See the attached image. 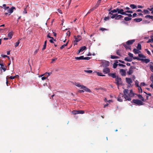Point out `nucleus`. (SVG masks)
Here are the masks:
<instances>
[{
    "instance_id": "obj_1",
    "label": "nucleus",
    "mask_w": 153,
    "mask_h": 153,
    "mask_svg": "<svg viewBox=\"0 0 153 153\" xmlns=\"http://www.w3.org/2000/svg\"><path fill=\"white\" fill-rule=\"evenodd\" d=\"M115 83L118 86V88L119 89V85H122L123 82L121 78L117 76V78L115 79Z\"/></svg>"
},
{
    "instance_id": "obj_2",
    "label": "nucleus",
    "mask_w": 153,
    "mask_h": 153,
    "mask_svg": "<svg viewBox=\"0 0 153 153\" xmlns=\"http://www.w3.org/2000/svg\"><path fill=\"white\" fill-rule=\"evenodd\" d=\"M119 13H116L114 15H113L112 16H111L112 19L114 18L116 20H120L122 18H123V16H122V15H118Z\"/></svg>"
},
{
    "instance_id": "obj_3",
    "label": "nucleus",
    "mask_w": 153,
    "mask_h": 153,
    "mask_svg": "<svg viewBox=\"0 0 153 153\" xmlns=\"http://www.w3.org/2000/svg\"><path fill=\"white\" fill-rule=\"evenodd\" d=\"M123 9L117 7L116 8V9H114L111 10V12H112L113 13H116L117 12V13L121 14L123 11Z\"/></svg>"
},
{
    "instance_id": "obj_4",
    "label": "nucleus",
    "mask_w": 153,
    "mask_h": 153,
    "mask_svg": "<svg viewBox=\"0 0 153 153\" xmlns=\"http://www.w3.org/2000/svg\"><path fill=\"white\" fill-rule=\"evenodd\" d=\"M132 102L137 104L138 105H143V102L140 100L138 99H133Z\"/></svg>"
},
{
    "instance_id": "obj_5",
    "label": "nucleus",
    "mask_w": 153,
    "mask_h": 153,
    "mask_svg": "<svg viewBox=\"0 0 153 153\" xmlns=\"http://www.w3.org/2000/svg\"><path fill=\"white\" fill-rule=\"evenodd\" d=\"M101 63L102 66L104 68L107 67L109 65V62L107 61L103 60L102 62Z\"/></svg>"
},
{
    "instance_id": "obj_6",
    "label": "nucleus",
    "mask_w": 153,
    "mask_h": 153,
    "mask_svg": "<svg viewBox=\"0 0 153 153\" xmlns=\"http://www.w3.org/2000/svg\"><path fill=\"white\" fill-rule=\"evenodd\" d=\"M135 67L134 66H131L130 68L129 71L127 72V74L128 75H131V74L133 72V70L135 69Z\"/></svg>"
},
{
    "instance_id": "obj_7",
    "label": "nucleus",
    "mask_w": 153,
    "mask_h": 153,
    "mask_svg": "<svg viewBox=\"0 0 153 153\" xmlns=\"http://www.w3.org/2000/svg\"><path fill=\"white\" fill-rule=\"evenodd\" d=\"M124 97L123 95L122 94L120 93L118 97L117 98V100L118 101L120 102L123 101V98Z\"/></svg>"
},
{
    "instance_id": "obj_8",
    "label": "nucleus",
    "mask_w": 153,
    "mask_h": 153,
    "mask_svg": "<svg viewBox=\"0 0 153 153\" xmlns=\"http://www.w3.org/2000/svg\"><path fill=\"white\" fill-rule=\"evenodd\" d=\"M127 12H126V11H124V10L123 9V11L121 14V15H124L125 16H127L131 18L132 16V15L131 14H128L127 13Z\"/></svg>"
},
{
    "instance_id": "obj_9",
    "label": "nucleus",
    "mask_w": 153,
    "mask_h": 153,
    "mask_svg": "<svg viewBox=\"0 0 153 153\" xmlns=\"http://www.w3.org/2000/svg\"><path fill=\"white\" fill-rule=\"evenodd\" d=\"M103 71L105 74H108L110 72V69L106 67L103 69Z\"/></svg>"
},
{
    "instance_id": "obj_10",
    "label": "nucleus",
    "mask_w": 153,
    "mask_h": 153,
    "mask_svg": "<svg viewBox=\"0 0 153 153\" xmlns=\"http://www.w3.org/2000/svg\"><path fill=\"white\" fill-rule=\"evenodd\" d=\"M82 89H83L85 91L88 92L89 93L91 92V91L89 89L87 88L86 86H84V85H82Z\"/></svg>"
},
{
    "instance_id": "obj_11",
    "label": "nucleus",
    "mask_w": 153,
    "mask_h": 153,
    "mask_svg": "<svg viewBox=\"0 0 153 153\" xmlns=\"http://www.w3.org/2000/svg\"><path fill=\"white\" fill-rule=\"evenodd\" d=\"M126 79L127 83L131 85L133 82V81L130 78H126Z\"/></svg>"
},
{
    "instance_id": "obj_12",
    "label": "nucleus",
    "mask_w": 153,
    "mask_h": 153,
    "mask_svg": "<svg viewBox=\"0 0 153 153\" xmlns=\"http://www.w3.org/2000/svg\"><path fill=\"white\" fill-rule=\"evenodd\" d=\"M135 41V40L134 39L129 40L126 42V44L127 45H131L133 44L134 42Z\"/></svg>"
},
{
    "instance_id": "obj_13",
    "label": "nucleus",
    "mask_w": 153,
    "mask_h": 153,
    "mask_svg": "<svg viewBox=\"0 0 153 153\" xmlns=\"http://www.w3.org/2000/svg\"><path fill=\"white\" fill-rule=\"evenodd\" d=\"M108 75L112 77L113 78H117V76L116 75V73H108Z\"/></svg>"
},
{
    "instance_id": "obj_14",
    "label": "nucleus",
    "mask_w": 153,
    "mask_h": 153,
    "mask_svg": "<svg viewBox=\"0 0 153 153\" xmlns=\"http://www.w3.org/2000/svg\"><path fill=\"white\" fill-rule=\"evenodd\" d=\"M120 72L122 76H125L126 75V71L124 69H121L120 70Z\"/></svg>"
},
{
    "instance_id": "obj_15",
    "label": "nucleus",
    "mask_w": 153,
    "mask_h": 153,
    "mask_svg": "<svg viewBox=\"0 0 153 153\" xmlns=\"http://www.w3.org/2000/svg\"><path fill=\"white\" fill-rule=\"evenodd\" d=\"M14 9H15V7H13L8 10V12L10 13L9 15H10V14L13 12Z\"/></svg>"
},
{
    "instance_id": "obj_16",
    "label": "nucleus",
    "mask_w": 153,
    "mask_h": 153,
    "mask_svg": "<svg viewBox=\"0 0 153 153\" xmlns=\"http://www.w3.org/2000/svg\"><path fill=\"white\" fill-rule=\"evenodd\" d=\"M51 73H48L46 72L45 74H42L40 76H42L43 75H44L45 76H46L47 78L48 77V76H49L51 74Z\"/></svg>"
},
{
    "instance_id": "obj_17",
    "label": "nucleus",
    "mask_w": 153,
    "mask_h": 153,
    "mask_svg": "<svg viewBox=\"0 0 153 153\" xmlns=\"http://www.w3.org/2000/svg\"><path fill=\"white\" fill-rule=\"evenodd\" d=\"M137 96H138V98L141 99V100L143 102L145 101V100L144 98L143 97L142 95L140 94H137Z\"/></svg>"
},
{
    "instance_id": "obj_18",
    "label": "nucleus",
    "mask_w": 153,
    "mask_h": 153,
    "mask_svg": "<svg viewBox=\"0 0 153 153\" xmlns=\"http://www.w3.org/2000/svg\"><path fill=\"white\" fill-rule=\"evenodd\" d=\"M124 97L126 100H128V101H130L131 100V98L129 97L127 95H123Z\"/></svg>"
},
{
    "instance_id": "obj_19",
    "label": "nucleus",
    "mask_w": 153,
    "mask_h": 153,
    "mask_svg": "<svg viewBox=\"0 0 153 153\" xmlns=\"http://www.w3.org/2000/svg\"><path fill=\"white\" fill-rule=\"evenodd\" d=\"M123 45L125 47L126 49H131V47L129 46L128 45L126 44H123Z\"/></svg>"
},
{
    "instance_id": "obj_20",
    "label": "nucleus",
    "mask_w": 153,
    "mask_h": 153,
    "mask_svg": "<svg viewBox=\"0 0 153 153\" xmlns=\"http://www.w3.org/2000/svg\"><path fill=\"white\" fill-rule=\"evenodd\" d=\"M141 61L145 62L146 63H147L150 62V60L147 59H141Z\"/></svg>"
},
{
    "instance_id": "obj_21",
    "label": "nucleus",
    "mask_w": 153,
    "mask_h": 153,
    "mask_svg": "<svg viewBox=\"0 0 153 153\" xmlns=\"http://www.w3.org/2000/svg\"><path fill=\"white\" fill-rule=\"evenodd\" d=\"M128 95L130 97H132L134 96V94L132 90H130V92L128 94Z\"/></svg>"
},
{
    "instance_id": "obj_22",
    "label": "nucleus",
    "mask_w": 153,
    "mask_h": 153,
    "mask_svg": "<svg viewBox=\"0 0 153 153\" xmlns=\"http://www.w3.org/2000/svg\"><path fill=\"white\" fill-rule=\"evenodd\" d=\"M6 66H4V65L3 64L2 66H1L0 69L1 71V70H2L4 71H5L6 70Z\"/></svg>"
},
{
    "instance_id": "obj_23",
    "label": "nucleus",
    "mask_w": 153,
    "mask_h": 153,
    "mask_svg": "<svg viewBox=\"0 0 153 153\" xmlns=\"http://www.w3.org/2000/svg\"><path fill=\"white\" fill-rule=\"evenodd\" d=\"M129 90L128 89H125L123 91V95H127L128 94Z\"/></svg>"
},
{
    "instance_id": "obj_24",
    "label": "nucleus",
    "mask_w": 153,
    "mask_h": 153,
    "mask_svg": "<svg viewBox=\"0 0 153 153\" xmlns=\"http://www.w3.org/2000/svg\"><path fill=\"white\" fill-rule=\"evenodd\" d=\"M124 60L126 61L130 62L132 61V58H129L128 57H127L125 58Z\"/></svg>"
},
{
    "instance_id": "obj_25",
    "label": "nucleus",
    "mask_w": 153,
    "mask_h": 153,
    "mask_svg": "<svg viewBox=\"0 0 153 153\" xmlns=\"http://www.w3.org/2000/svg\"><path fill=\"white\" fill-rule=\"evenodd\" d=\"M74 38L75 39V40L74 41V42H77L81 40V38H77L75 36H74Z\"/></svg>"
},
{
    "instance_id": "obj_26",
    "label": "nucleus",
    "mask_w": 153,
    "mask_h": 153,
    "mask_svg": "<svg viewBox=\"0 0 153 153\" xmlns=\"http://www.w3.org/2000/svg\"><path fill=\"white\" fill-rule=\"evenodd\" d=\"M134 20L136 22H140L142 20V18H135L134 19Z\"/></svg>"
},
{
    "instance_id": "obj_27",
    "label": "nucleus",
    "mask_w": 153,
    "mask_h": 153,
    "mask_svg": "<svg viewBox=\"0 0 153 153\" xmlns=\"http://www.w3.org/2000/svg\"><path fill=\"white\" fill-rule=\"evenodd\" d=\"M145 17L146 19L149 18V19H151L153 21V16L147 15L145 16Z\"/></svg>"
},
{
    "instance_id": "obj_28",
    "label": "nucleus",
    "mask_w": 153,
    "mask_h": 153,
    "mask_svg": "<svg viewBox=\"0 0 153 153\" xmlns=\"http://www.w3.org/2000/svg\"><path fill=\"white\" fill-rule=\"evenodd\" d=\"M133 52L135 54L139 53L140 51H139V50L136 48H134L133 51Z\"/></svg>"
},
{
    "instance_id": "obj_29",
    "label": "nucleus",
    "mask_w": 153,
    "mask_h": 153,
    "mask_svg": "<svg viewBox=\"0 0 153 153\" xmlns=\"http://www.w3.org/2000/svg\"><path fill=\"white\" fill-rule=\"evenodd\" d=\"M86 48V47L85 46H83L79 50V52H82L84 50H85Z\"/></svg>"
},
{
    "instance_id": "obj_30",
    "label": "nucleus",
    "mask_w": 153,
    "mask_h": 153,
    "mask_svg": "<svg viewBox=\"0 0 153 153\" xmlns=\"http://www.w3.org/2000/svg\"><path fill=\"white\" fill-rule=\"evenodd\" d=\"M13 35V32L11 31L8 34V36L10 38V39L12 38V36Z\"/></svg>"
},
{
    "instance_id": "obj_31",
    "label": "nucleus",
    "mask_w": 153,
    "mask_h": 153,
    "mask_svg": "<svg viewBox=\"0 0 153 153\" xmlns=\"http://www.w3.org/2000/svg\"><path fill=\"white\" fill-rule=\"evenodd\" d=\"M130 7L132 9H134L137 8V6L136 5L134 4H131L130 5Z\"/></svg>"
},
{
    "instance_id": "obj_32",
    "label": "nucleus",
    "mask_w": 153,
    "mask_h": 153,
    "mask_svg": "<svg viewBox=\"0 0 153 153\" xmlns=\"http://www.w3.org/2000/svg\"><path fill=\"white\" fill-rule=\"evenodd\" d=\"M75 59L76 60H82L83 59V56H81L80 57H76Z\"/></svg>"
},
{
    "instance_id": "obj_33",
    "label": "nucleus",
    "mask_w": 153,
    "mask_h": 153,
    "mask_svg": "<svg viewBox=\"0 0 153 153\" xmlns=\"http://www.w3.org/2000/svg\"><path fill=\"white\" fill-rule=\"evenodd\" d=\"M131 19L132 18H129L128 17H126L124 18V20L126 21H128L131 20Z\"/></svg>"
},
{
    "instance_id": "obj_34",
    "label": "nucleus",
    "mask_w": 153,
    "mask_h": 153,
    "mask_svg": "<svg viewBox=\"0 0 153 153\" xmlns=\"http://www.w3.org/2000/svg\"><path fill=\"white\" fill-rule=\"evenodd\" d=\"M151 39H149L147 42L148 43L149 42H153V35L151 36Z\"/></svg>"
},
{
    "instance_id": "obj_35",
    "label": "nucleus",
    "mask_w": 153,
    "mask_h": 153,
    "mask_svg": "<svg viewBox=\"0 0 153 153\" xmlns=\"http://www.w3.org/2000/svg\"><path fill=\"white\" fill-rule=\"evenodd\" d=\"M68 42H69V41H68L67 42V43L63 45H62L61 47H60V49H62L63 48H64V47L67 46L68 44Z\"/></svg>"
},
{
    "instance_id": "obj_36",
    "label": "nucleus",
    "mask_w": 153,
    "mask_h": 153,
    "mask_svg": "<svg viewBox=\"0 0 153 153\" xmlns=\"http://www.w3.org/2000/svg\"><path fill=\"white\" fill-rule=\"evenodd\" d=\"M111 59H118L119 58V57L117 56L111 55Z\"/></svg>"
},
{
    "instance_id": "obj_37",
    "label": "nucleus",
    "mask_w": 153,
    "mask_h": 153,
    "mask_svg": "<svg viewBox=\"0 0 153 153\" xmlns=\"http://www.w3.org/2000/svg\"><path fill=\"white\" fill-rule=\"evenodd\" d=\"M21 39H20L17 42H16L15 45V47H16L17 46H18L19 45V44L20 43V40H21Z\"/></svg>"
},
{
    "instance_id": "obj_38",
    "label": "nucleus",
    "mask_w": 153,
    "mask_h": 153,
    "mask_svg": "<svg viewBox=\"0 0 153 153\" xmlns=\"http://www.w3.org/2000/svg\"><path fill=\"white\" fill-rule=\"evenodd\" d=\"M28 7V5H27L26 6V7L24 8V10L23 12V13H24V14H26V13H27V10L26 9H27V8Z\"/></svg>"
},
{
    "instance_id": "obj_39",
    "label": "nucleus",
    "mask_w": 153,
    "mask_h": 153,
    "mask_svg": "<svg viewBox=\"0 0 153 153\" xmlns=\"http://www.w3.org/2000/svg\"><path fill=\"white\" fill-rule=\"evenodd\" d=\"M137 49H138V50H141V45L140 43H138L137 45Z\"/></svg>"
},
{
    "instance_id": "obj_40",
    "label": "nucleus",
    "mask_w": 153,
    "mask_h": 153,
    "mask_svg": "<svg viewBox=\"0 0 153 153\" xmlns=\"http://www.w3.org/2000/svg\"><path fill=\"white\" fill-rule=\"evenodd\" d=\"M75 85L77 87H80V88L82 89V87L83 85H81L79 83H76Z\"/></svg>"
},
{
    "instance_id": "obj_41",
    "label": "nucleus",
    "mask_w": 153,
    "mask_h": 153,
    "mask_svg": "<svg viewBox=\"0 0 153 153\" xmlns=\"http://www.w3.org/2000/svg\"><path fill=\"white\" fill-rule=\"evenodd\" d=\"M143 12L145 14H149V12L147 10H144Z\"/></svg>"
},
{
    "instance_id": "obj_42",
    "label": "nucleus",
    "mask_w": 153,
    "mask_h": 153,
    "mask_svg": "<svg viewBox=\"0 0 153 153\" xmlns=\"http://www.w3.org/2000/svg\"><path fill=\"white\" fill-rule=\"evenodd\" d=\"M121 7H122L123 8V9L124 11H125L126 10H128L129 9H130V8H129L128 7H123V6H121Z\"/></svg>"
},
{
    "instance_id": "obj_43",
    "label": "nucleus",
    "mask_w": 153,
    "mask_h": 153,
    "mask_svg": "<svg viewBox=\"0 0 153 153\" xmlns=\"http://www.w3.org/2000/svg\"><path fill=\"white\" fill-rule=\"evenodd\" d=\"M72 113L74 115H76L78 114V111H72Z\"/></svg>"
},
{
    "instance_id": "obj_44",
    "label": "nucleus",
    "mask_w": 153,
    "mask_h": 153,
    "mask_svg": "<svg viewBox=\"0 0 153 153\" xmlns=\"http://www.w3.org/2000/svg\"><path fill=\"white\" fill-rule=\"evenodd\" d=\"M150 22L146 20H144L142 22V23L143 24H146L147 23H149Z\"/></svg>"
},
{
    "instance_id": "obj_45",
    "label": "nucleus",
    "mask_w": 153,
    "mask_h": 153,
    "mask_svg": "<svg viewBox=\"0 0 153 153\" xmlns=\"http://www.w3.org/2000/svg\"><path fill=\"white\" fill-rule=\"evenodd\" d=\"M78 114H83L84 113V111L83 110H79L78 111Z\"/></svg>"
},
{
    "instance_id": "obj_46",
    "label": "nucleus",
    "mask_w": 153,
    "mask_h": 153,
    "mask_svg": "<svg viewBox=\"0 0 153 153\" xmlns=\"http://www.w3.org/2000/svg\"><path fill=\"white\" fill-rule=\"evenodd\" d=\"M84 71L87 73H88L89 74H90L92 72V70H85Z\"/></svg>"
},
{
    "instance_id": "obj_47",
    "label": "nucleus",
    "mask_w": 153,
    "mask_h": 153,
    "mask_svg": "<svg viewBox=\"0 0 153 153\" xmlns=\"http://www.w3.org/2000/svg\"><path fill=\"white\" fill-rule=\"evenodd\" d=\"M113 13L111 12V11L109 13L108 16H109L111 18V16L115 14H113Z\"/></svg>"
},
{
    "instance_id": "obj_48",
    "label": "nucleus",
    "mask_w": 153,
    "mask_h": 153,
    "mask_svg": "<svg viewBox=\"0 0 153 153\" xmlns=\"http://www.w3.org/2000/svg\"><path fill=\"white\" fill-rule=\"evenodd\" d=\"M138 56L140 58H145V56L142 54H138Z\"/></svg>"
},
{
    "instance_id": "obj_49",
    "label": "nucleus",
    "mask_w": 153,
    "mask_h": 153,
    "mask_svg": "<svg viewBox=\"0 0 153 153\" xmlns=\"http://www.w3.org/2000/svg\"><path fill=\"white\" fill-rule=\"evenodd\" d=\"M118 65L117 63H114L113 65V68H116L117 67Z\"/></svg>"
},
{
    "instance_id": "obj_50",
    "label": "nucleus",
    "mask_w": 153,
    "mask_h": 153,
    "mask_svg": "<svg viewBox=\"0 0 153 153\" xmlns=\"http://www.w3.org/2000/svg\"><path fill=\"white\" fill-rule=\"evenodd\" d=\"M110 17L109 16H108L107 17H105L104 18V20L105 21H107V20H108L110 19Z\"/></svg>"
},
{
    "instance_id": "obj_51",
    "label": "nucleus",
    "mask_w": 153,
    "mask_h": 153,
    "mask_svg": "<svg viewBox=\"0 0 153 153\" xmlns=\"http://www.w3.org/2000/svg\"><path fill=\"white\" fill-rule=\"evenodd\" d=\"M133 58L134 59H137L138 60L141 61V59H140L138 57H133Z\"/></svg>"
},
{
    "instance_id": "obj_52",
    "label": "nucleus",
    "mask_w": 153,
    "mask_h": 153,
    "mask_svg": "<svg viewBox=\"0 0 153 153\" xmlns=\"http://www.w3.org/2000/svg\"><path fill=\"white\" fill-rule=\"evenodd\" d=\"M97 75L99 76H105V75H102V73L100 72H97Z\"/></svg>"
},
{
    "instance_id": "obj_53",
    "label": "nucleus",
    "mask_w": 153,
    "mask_h": 153,
    "mask_svg": "<svg viewBox=\"0 0 153 153\" xmlns=\"http://www.w3.org/2000/svg\"><path fill=\"white\" fill-rule=\"evenodd\" d=\"M17 76H19L18 75H16L14 76H10L9 77V78L11 79H13L14 78H15Z\"/></svg>"
},
{
    "instance_id": "obj_54",
    "label": "nucleus",
    "mask_w": 153,
    "mask_h": 153,
    "mask_svg": "<svg viewBox=\"0 0 153 153\" xmlns=\"http://www.w3.org/2000/svg\"><path fill=\"white\" fill-rule=\"evenodd\" d=\"M149 67L150 70L152 72H153V65H150Z\"/></svg>"
},
{
    "instance_id": "obj_55",
    "label": "nucleus",
    "mask_w": 153,
    "mask_h": 153,
    "mask_svg": "<svg viewBox=\"0 0 153 153\" xmlns=\"http://www.w3.org/2000/svg\"><path fill=\"white\" fill-rule=\"evenodd\" d=\"M128 55L131 57L132 58L133 57V55L131 53H128Z\"/></svg>"
},
{
    "instance_id": "obj_56",
    "label": "nucleus",
    "mask_w": 153,
    "mask_h": 153,
    "mask_svg": "<svg viewBox=\"0 0 153 153\" xmlns=\"http://www.w3.org/2000/svg\"><path fill=\"white\" fill-rule=\"evenodd\" d=\"M150 79L151 81L153 83V74H152L150 77Z\"/></svg>"
},
{
    "instance_id": "obj_57",
    "label": "nucleus",
    "mask_w": 153,
    "mask_h": 153,
    "mask_svg": "<svg viewBox=\"0 0 153 153\" xmlns=\"http://www.w3.org/2000/svg\"><path fill=\"white\" fill-rule=\"evenodd\" d=\"M138 90L139 92H140L142 93V89L140 86L138 87Z\"/></svg>"
},
{
    "instance_id": "obj_58",
    "label": "nucleus",
    "mask_w": 153,
    "mask_h": 153,
    "mask_svg": "<svg viewBox=\"0 0 153 153\" xmlns=\"http://www.w3.org/2000/svg\"><path fill=\"white\" fill-rule=\"evenodd\" d=\"M125 11H126V12H127V13H133V11L132 10H125Z\"/></svg>"
},
{
    "instance_id": "obj_59",
    "label": "nucleus",
    "mask_w": 153,
    "mask_h": 153,
    "mask_svg": "<svg viewBox=\"0 0 153 153\" xmlns=\"http://www.w3.org/2000/svg\"><path fill=\"white\" fill-rule=\"evenodd\" d=\"M1 56L3 58H5V57H7L8 58H9V56H7V55H4L2 54L1 55Z\"/></svg>"
},
{
    "instance_id": "obj_60",
    "label": "nucleus",
    "mask_w": 153,
    "mask_h": 153,
    "mask_svg": "<svg viewBox=\"0 0 153 153\" xmlns=\"http://www.w3.org/2000/svg\"><path fill=\"white\" fill-rule=\"evenodd\" d=\"M90 59V57H84L83 56V59H84V60H89Z\"/></svg>"
},
{
    "instance_id": "obj_61",
    "label": "nucleus",
    "mask_w": 153,
    "mask_h": 153,
    "mask_svg": "<svg viewBox=\"0 0 153 153\" xmlns=\"http://www.w3.org/2000/svg\"><path fill=\"white\" fill-rule=\"evenodd\" d=\"M100 30L102 31H104V30H107V29H105V28L101 27L100 29Z\"/></svg>"
},
{
    "instance_id": "obj_62",
    "label": "nucleus",
    "mask_w": 153,
    "mask_h": 153,
    "mask_svg": "<svg viewBox=\"0 0 153 153\" xmlns=\"http://www.w3.org/2000/svg\"><path fill=\"white\" fill-rule=\"evenodd\" d=\"M118 65H119V66H121V67H126V65H123V64H118Z\"/></svg>"
},
{
    "instance_id": "obj_63",
    "label": "nucleus",
    "mask_w": 153,
    "mask_h": 153,
    "mask_svg": "<svg viewBox=\"0 0 153 153\" xmlns=\"http://www.w3.org/2000/svg\"><path fill=\"white\" fill-rule=\"evenodd\" d=\"M116 53H117V54L119 55V56H120V51L119 50H117V52H116Z\"/></svg>"
},
{
    "instance_id": "obj_64",
    "label": "nucleus",
    "mask_w": 153,
    "mask_h": 153,
    "mask_svg": "<svg viewBox=\"0 0 153 153\" xmlns=\"http://www.w3.org/2000/svg\"><path fill=\"white\" fill-rule=\"evenodd\" d=\"M46 45L44 44L43 47L42 49V50L43 51L45 49V48H46Z\"/></svg>"
}]
</instances>
